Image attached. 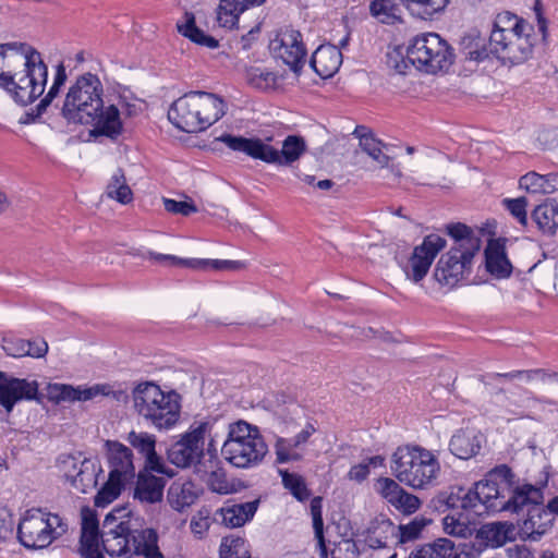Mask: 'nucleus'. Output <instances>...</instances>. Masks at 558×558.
Here are the masks:
<instances>
[{"mask_svg":"<svg viewBox=\"0 0 558 558\" xmlns=\"http://www.w3.org/2000/svg\"><path fill=\"white\" fill-rule=\"evenodd\" d=\"M481 40L474 48L465 52L466 59L482 61L488 57V51L504 62L521 63L530 58L536 43L533 26L525 20L504 12L497 15L489 36L488 49L481 46Z\"/></svg>","mask_w":558,"mask_h":558,"instance_id":"obj_1","label":"nucleus"},{"mask_svg":"<svg viewBox=\"0 0 558 558\" xmlns=\"http://www.w3.org/2000/svg\"><path fill=\"white\" fill-rule=\"evenodd\" d=\"M510 475L508 465H497L471 488L450 487L448 493L439 497V501L448 508L470 510L476 515L501 512L502 508L509 507V499L504 500L502 494L508 492L507 477Z\"/></svg>","mask_w":558,"mask_h":558,"instance_id":"obj_2","label":"nucleus"},{"mask_svg":"<svg viewBox=\"0 0 558 558\" xmlns=\"http://www.w3.org/2000/svg\"><path fill=\"white\" fill-rule=\"evenodd\" d=\"M446 229L453 240V245L438 259L434 278L439 284L453 288L471 275L473 258L480 252L482 242L464 223H450Z\"/></svg>","mask_w":558,"mask_h":558,"instance_id":"obj_3","label":"nucleus"},{"mask_svg":"<svg viewBox=\"0 0 558 558\" xmlns=\"http://www.w3.org/2000/svg\"><path fill=\"white\" fill-rule=\"evenodd\" d=\"M108 514L100 535V550L109 556L143 558H163L158 546V534L154 529L131 530L129 522L120 521Z\"/></svg>","mask_w":558,"mask_h":558,"instance_id":"obj_4","label":"nucleus"},{"mask_svg":"<svg viewBox=\"0 0 558 558\" xmlns=\"http://www.w3.org/2000/svg\"><path fill=\"white\" fill-rule=\"evenodd\" d=\"M226 113V104L219 96L206 92H190L177 99L168 110L169 121L187 133L202 132Z\"/></svg>","mask_w":558,"mask_h":558,"instance_id":"obj_5","label":"nucleus"},{"mask_svg":"<svg viewBox=\"0 0 558 558\" xmlns=\"http://www.w3.org/2000/svg\"><path fill=\"white\" fill-rule=\"evenodd\" d=\"M390 469L395 477L413 489L433 486L440 474L437 454L418 445H407L396 449Z\"/></svg>","mask_w":558,"mask_h":558,"instance_id":"obj_6","label":"nucleus"},{"mask_svg":"<svg viewBox=\"0 0 558 558\" xmlns=\"http://www.w3.org/2000/svg\"><path fill=\"white\" fill-rule=\"evenodd\" d=\"M508 492L502 494L504 500L509 499V507L501 509V512L519 513L524 508L527 515L522 521L521 531L531 539L537 541L551 526V510L543 507V492L531 484L515 485L514 474L507 477Z\"/></svg>","mask_w":558,"mask_h":558,"instance_id":"obj_7","label":"nucleus"},{"mask_svg":"<svg viewBox=\"0 0 558 558\" xmlns=\"http://www.w3.org/2000/svg\"><path fill=\"white\" fill-rule=\"evenodd\" d=\"M135 411L158 429L172 427L180 417L175 392H165L151 381L140 383L132 391Z\"/></svg>","mask_w":558,"mask_h":558,"instance_id":"obj_8","label":"nucleus"},{"mask_svg":"<svg viewBox=\"0 0 558 558\" xmlns=\"http://www.w3.org/2000/svg\"><path fill=\"white\" fill-rule=\"evenodd\" d=\"M217 141L226 144L233 151L243 153L246 156L262 160L266 163L278 166H290L306 150V143L303 137L289 135L282 143L281 150L276 149L270 144L258 137H243L231 134H222Z\"/></svg>","mask_w":558,"mask_h":558,"instance_id":"obj_9","label":"nucleus"},{"mask_svg":"<svg viewBox=\"0 0 558 558\" xmlns=\"http://www.w3.org/2000/svg\"><path fill=\"white\" fill-rule=\"evenodd\" d=\"M268 452V447L257 427L238 421L229 425L221 454L227 462L239 469L258 465Z\"/></svg>","mask_w":558,"mask_h":558,"instance_id":"obj_10","label":"nucleus"},{"mask_svg":"<svg viewBox=\"0 0 558 558\" xmlns=\"http://www.w3.org/2000/svg\"><path fill=\"white\" fill-rule=\"evenodd\" d=\"M104 87L99 77L84 73L70 86L61 109L69 123L89 124L102 108Z\"/></svg>","mask_w":558,"mask_h":558,"instance_id":"obj_11","label":"nucleus"},{"mask_svg":"<svg viewBox=\"0 0 558 558\" xmlns=\"http://www.w3.org/2000/svg\"><path fill=\"white\" fill-rule=\"evenodd\" d=\"M21 65L22 71L10 74V84L0 85V87L5 89L17 104L26 106L43 95L48 78V66L36 49Z\"/></svg>","mask_w":558,"mask_h":558,"instance_id":"obj_12","label":"nucleus"},{"mask_svg":"<svg viewBox=\"0 0 558 558\" xmlns=\"http://www.w3.org/2000/svg\"><path fill=\"white\" fill-rule=\"evenodd\" d=\"M66 530L58 514L40 508L26 510L17 526V537L26 548L40 549L48 547Z\"/></svg>","mask_w":558,"mask_h":558,"instance_id":"obj_13","label":"nucleus"},{"mask_svg":"<svg viewBox=\"0 0 558 558\" xmlns=\"http://www.w3.org/2000/svg\"><path fill=\"white\" fill-rule=\"evenodd\" d=\"M407 57L418 71L428 74L447 70L453 62L450 46L436 33L416 35L408 46Z\"/></svg>","mask_w":558,"mask_h":558,"instance_id":"obj_14","label":"nucleus"},{"mask_svg":"<svg viewBox=\"0 0 558 558\" xmlns=\"http://www.w3.org/2000/svg\"><path fill=\"white\" fill-rule=\"evenodd\" d=\"M208 428L209 423L207 422L192 425L190 430L168 449V460L182 469L198 463L204 456L205 435Z\"/></svg>","mask_w":558,"mask_h":558,"instance_id":"obj_15","label":"nucleus"},{"mask_svg":"<svg viewBox=\"0 0 558 558\" xmlns=\"http://www.w3.org/2000/svg\"><path fill=\"white\" fill-rule=\"evenodd\" d=\"M269 49L272 54L281 59L294 73H299L306 57V49L302 35L292 27L281 28L270 40Z\"/></svg>","mask_w":558,"mask_h":558,"instance_id":"obj_16","label":"nucleus"},{"mask_svg":"<svg viewBox=\"0 0 558 558\" xmlns=\"http://www.w3.org/2000/svg\"><path fill=\"white\" fill-rule=\"evenodd\" d=\"M446 240L438 234H428L415 246L403 271L408 279L420 282L427 275L438 253L445 248Z\"/></svg>","mask_w":558,"mask_h":558,"instance_id":"obj_17","label":"nucleus"},{"mask_svg":"<svg viewBox=\"0 0 558 558\" xmlns=\"http://www.w3.org/2000/svg\"><path fill=\"white\" fill-rule=\"evenodd\" d=\"M38 384L36 380L13 377L0 372V407L11 413L15 404L37 399Z\"/></svg>","mask_w":558,"mask_h":558,"instance_id":"obj_18","label":"nucleus"},{"mask_svg":"<svg viewBox=\"0 0 558 558\" xmlns=\"http://www.w3.org/2000/svg\"><path fill=\"white\" fill-rule=\"evenodd\" d=\"M147 257L166 266L183 267L199 271H234L244 267V264L239 260L181 258L155 252H148Z\"/></svg>","mask_w":558,"mask_h":558,"instance_id":"obj_19","label":"nucleus"},{"mask_svg":"<svg viewBox=\"0 0 558 558\" xmlns=\"http://www.w3.org/2000/svg\"><path fill=\"white\" fill-rule=\"evenodd\" d=\"M154 473L156 472L148 468H143L137 473L133 498L142 505L162 501L167 480Z\"/></svg>","mask_w":558,"mask_h":558,"instance_id":"obj_20","label":"nucleus"},{"mask_svg":"<svg viewBox=\"0 0 558 558\" xmlns=\"http://www.w3.org/2000/svg\"><path fill=\"white\" fill-rule=\"evenodd\" d=\"M129 444L145 457L144 468L154 470L157 474L173 477L174 472L169 469L156 452V437L145 432H131L128 435Z\"/></svg>","mask_w":558,"mask_h":558,"instance_id":"obj_21","label":"nucleus"},{"mask_svg":"<svg viewBox=\"0 0 558 558\" xmlns=\"http://www.w3.org/2000/svg\"><path fill=\"white\" fill-rule=\"evenodd\" d=\"M106 448L110 468L109 474L129 483L133 482L136 476V470L132 450L123 444L113 440H107Z\"/></svg>","mask_w":558,"mask_h":558,"instance_id":"obj_22","label":"nucleus"},{"mask_svg":"<svg viewBox=\"0 0 558 558\" xmlns=\"http://www.w3.org/2000/svg\"><path fill=\"white\" fill-rule=\"evenodd\" d=\"M80 554L83 558H104L99 543L98 519L89 508L82 509Z\"/></svg>","mask_w":558,"mask_h":558,"instance_id":"obj_23","label":"nucleus"},{"mask_svg":"<svg viewBox=\"0 0 558 558\" xmlns=\"http://www.w3.org/2000/svg\"><path fill=\"white\" fill-rule=\"evenodd\" d=\"M34 50L35 48L23 43L0 44V85L10 84V74L14 73L13 69L21 65Z\"/></svg>","mask_w":558,"mask_h":558,"instance_id":"obj_24","label":"nucleus"},{"mask_svg":"<svg viewBox=\"0 0 558 558\" xmlns=\"http://www.w3.org/2000/svg\"><path fill=\"white\" fill-rule=\"evenodd\" d=\"M96 119L88 125H94V133L105 135L112 140L122 134L123 122L121 112L117 105L105 106L96 111Z\"/></svg>","mask_w":558,"mask_h":558,"instance_id":"obj_25","label":"nucleus"},{"mask_svg":"<svg viewBox=\"0 0 558 558\" xmlns=\"http://www.w3.org/2000/svg\"><path fill=\"white\" fill-rule=\"evenodd\" d=\"M341 62L342 54L336 45L319 46L311 58V66L324 78L332 76Z\"/></svg>","mask_w":558,"mask_h":558,"instance_id":"obj_26","label":"nucleus"},{"mask_svg":"<svg viewBox=\"0 0 558 558\" xmlns=\"http://www.w3.org/2000/svg\"><path fill=\"white\" fill-rule=\"evenodd\" d=\"M485 264L487 271L496 278H507L512 272L505 245L498 240L489 241L485 248Z\"/></svg>","mask_w":558,"mask_h":558,"instance_id":"obj_27","label":"nucleus"},{"mask_svg":"<svg viewBox=\"0 0 558 558\" xmlns=\"http://www.w3.org/2000/svg\"><path fill=\"white\" fill-rule=\"evenodd\" d=\"M483 436L474 430H458L450 439L449 450L459 459H470L478 453Z\"/></svg>","mask_w":558,"mask_h":558,"instance_id":"obj_28","label":"nucleus"},{"mask_svg":"<svg viewBox=\"0 0 558 558\" xmlns=\"http://www.w3.org/2000/svg\"><path fill=\"white\" fill-rule=\"evenodd\" d=\"M259 500L235 504L220 509L222 522L229 527H239L250 521L257 511Z\"/></svg>","mask_w":558,"mask_h":558,"instance_id":"obj_29","label":"nucleus"},{"mask_svg":"<svg viewBox=\"0 0 558 558\" xmlns=\"http://www.w3.org/2000/svg\"><path fill=\"white\" fill-rule=\"evenodd\" d=\"M47 395L56 403L93 400L90 387H73L66 384H49Z\"/></svg>","mask_w":558,"mask_h":558,"instance_id":"obj_30","label":"nucleus"},{"mask_svg":"<svg viewBox=\"0 0 558 558\" xmlns=\"http://www.w3.org/2000/svg\"><path fill=\"white\" fill-rule=\"evenodd\" d=\"M198 498V488L191 482H173L168 490V500L171 507L178 511L193 505Z\"/></svg>","mask_w":558,"mask_h":558,"instance_id":"obj_31","label":"nucleus"},{"mask_svg":"<svg viewBox=\"0 0 558 558\" xmlns=\"http://www.w3.org/2000/svg\"><path fill=\"white\" fill-rule=\"evenodd\" d=\"M177 28L182 36L199 46H204L209 49H215L219 46V43L215 37L205 34L196 26L193 13L185 12L184 22H178Z\"/></svg>","mask_w":558,"mask_h":558,"instance_id":"obj_32","label":"nucleus"},{"mask_svg":"<svg viewBox=\"0 0 558 558\" xmlns=\"http://www.w3.org/2000/svg\"><path fill=\"white\" fill-rule=\"evenodd\" d=\"M403 5L400 0H373L369 11L380 23L393 24L401 21Z\"/></svg>","mask_w":558,"mask_h":558,"instance_id":"obj_33","label":"nucleus"},{"mask_svg":"<svg viewBox=\"0 0 558 558\" xmlns=\"http://www.w3.org/2000/svg\"><path fill=\"white\" fill-rule=\"evenodd\" d=\"M354 135L360 138V146L381 168L389 166V157L383 153L384 144L375 138L373 134L366 133V128L356 126Z\"/></svg>","mask_w":558,"mask_h":558,"instance_id":"obj_34","label":"nucleus"},{"mask_svg":"<svg viewBox=\"0 0 558 558\" xmlns=\"http://www.w3.org/2000/svg\"><path fill=\"white\" fill-rule=\"evenodd\" d=\"M99 473H101V468L90 459L84 458L78 473H75L76 478L71 486L86 494L96 487Z\"/></svg>","mask_w":558,"mask_h":558,"instance_id":"obj_35","label":"nucleus"},{"mask_svg":"<svg viewBox=\"0 0 558 558\" xmlns=\"http://www.w3.org/2000/svg\"><path fill=\"white\" fill-rule=\"evenodd\" d=\"M532 220L544 233L554 234L558 229V206L542 204L532 213Z\"/></svg>","mask_w":558,"mask_h":558,"instance_id":"obj_36","label":"nucleus"},{"mask_svg":"<svg viewBox=\"0 0 558 558\" xmlns=\"http://www.w3.org/2000/svg\"><path fill=\"white\" fill-rule=\"evenodd\" d=\"M452 553V541L439 538L411 551L409 558H450Z\"/></svg>","mask_w":558,"mask_h":558,"instance_id":"obj_37","label":"nucleus"},{"mask_svg":"<svg viewBox=\"0 0 558 558\" xmlns=\"http://www.w3.org/2000/svg\"><path fill=\"white\" fill-rule=\"evenodd\" d=\"M106 193L108 197L118 201L121 204H129L133 198V193L126 184L125 174L122 169H118L111 177L107 185Z\"/></svg>","mask_w":558,"mask_h":558,"instance_id":"obj_38","label":"nucleus"},{"mask_svg":"<svg viewBox=\"0 0 558 558\" xmlns=\"http://www.w3.org/2000/svg\"><path fill=\"white\" fill-rule=\"evenodd\" d=\"M246 9H242L240 0H220L217 9V21L220 26L232 28L235 26L240 13Z\"/></svg>","mask_w":558,"mask_h":558,"instance_id":"obj_39","label":"nucleus"},{"mask_svg":"<svg viewBox=\"0 0 558 558\" xmlns=\"http://www.w3.org/2000/svg\"><path fill=\"white\" fill-rule=\"evenodd\" d=\"M126 484H129V482L109 474L108 481L104 484L95 497V505L97 507H105L112 502L120 496L122 488Z\"/></svg>","mask_w":558,"mask_h":558,"instance_id":"obj_40","label":"nucleus"},{"mask_svg":"<svg viewBox=\"0 0 558 558\" xmlns=\"http://www.w3.org/2000/svg\"><path fill=\"white\" fill-rule=\"evenodd\" d=\"M284 488H287L298 500L304 501L310 498L311 492L308 490L305 480L289 471H279Z\"/></svg>","mask_w":558,"mask_h":558,"instance_id":"obj_41","label":"nucleus"},{"mask_svg":"<svg viewBox=\"0 0 558 558\" xmlns=\"http://www.w3.org/2000/svg\"><path fill=\"white\" fill-rule=\"evenodd\" d=\"M250 556L244 538L240 536H226L219 548V558H246Z\"/></svg>","mask_w":558,"mask_h":558,"instance_id":"obj_42","label":"nucleus"},{"mask_svg":"<svg viewBox=\"0 0 558 558\" xmlns=\"http://www.w3.org/2000/svg\"><path fill=\"white\" fill-rule=\"evenodd\" d=\"M432 521L423 515H417L413 520H411L407 524H400L398 526L399 530V542L400 543H409L417 539L423 530Z\"/></svg>","mask_w":558,"mask_h":558,"instance_id":"obj_43","label":"nucleus"},{"mask_svg":"<svg viewBox=\"0 0 558 558\" xmlns=\"http://www.w3.org/2000/svg\"><path fill=\"white\" fill-rule=\"evenodd\" d=\"M311 514L313 519V529L315 538L318 541L320 548L325 551V537H324V520H323V498L314 497L311 500Z\"/></svg>","mask_w":558,"mask_h":558,"instance_id":"obj_44","label":"nucleus"},{"mask_svg":"<svg viewBox=\"0 0 558 558\" xmlns=\"http://www.w3.org/2000/svg\"><path fill=\"white\" fill-rule=\"evenodd\" d=\"M90 391L93 392V399L102 396L110 397L117 402L125 403L129 400V395L125 389L121 386H114L110 384H96L90 386Z\"/></svg>","mask_w":558,"mask_h":558,"instance_id":"obj_45","label":"nucleus"},{"mask_svg":"<svg viewBox=\"0 0 558 558\" xmlns=\"http://www.w3.org/2000/svg\"><path fill=\"white\" fill-rule=\"evenodd\" d=\"M391 506L403 514H412L420 509L421 500L415 495L403 489V492L393 500Z\"/></svg>","mask_w":558,"mask_h":558,"instance_id":"obj_46","label":"nucleus"},{"mask_svg":"<svg viewBox=\"0 0 558 558\" xmlns=\"http://www.w3.org/2000/svg\"><path fill=\"white\" fill-rule=\"evenodd\" d=\"M82 460L83 459L73 456H61L58 460L59 471L71 485L76 478L75 473H78L81 469Z\"/></svg>","mask_w":558,"mask_h":558,"instance_id":"obj_47","label":"nucleus"},{"mask_svg":"<svg viewBox=\"0 0 558 558\" xmlns=\"http://www.w3.org/2000/svg\"><path fill=\"white\" fill-rule=\"evenodd\" d=\"M48 351V344L45 340L22 341L21 348L16 352H9L14 356L29 355L33 357H43Z\"/></svg>","mask_w":558,"mask_h":558,"instance_id":"obj_48","label":"nucleus"},{"mask_svg":"<svg viewBox=\"0 0 558 558\" xmlns=\"http://www.w3.org/2000/svg\"><path fill=\"white\" fill-rule=\"evenodd\" d=\"M295 448L296 447L293 446V441L291 438H279L275 445L277 462L287 463L289 461L300 460L301 456L293 451V449Z\"/></svg>","mask_w":558,"mask_h":558,"instance_id":"obj_49","label":"nucleus"},{"mask_svg":"<svg viewBox=\"0 0 558 558\" xmlns=\"http://www.w3.org/2000/svg\"><path fill=\"white\" fill-rule=\"evenodd\" d=\"M520 187L529 193L533 194H546L545 193V180L543 174L537 172H529L520 178Z\"/></svg>","mask_w":558,"mask_h":558,"instance_id":"obj_50","label":"nucleus"},{"mask_svg":"<svg viewBox=\"0 0 558 558\" xmlns=\"http://www.w3.org/2000/svg\"><path fill=\"white\" fill-rule=\"evenodd\" d=\"M504 205L521 226L525 227L527 225L525 197L506 198Z\"/></svg>","mask_w":558,"mask_h":558,"instance_id":"obj_51","label":"nucleus"},{"mask_svg":"<svg viewBox=\"0 0 558 558\" xmlns=\"http://www.w3.org/2000/svg\"><path fill=\"white\" fill-rule=\"evenodd\" d=\"M210 523V512L208 509L203 508L192 517L190 527L194 535L202 538L204 534L208 531Z\"/></svg>","mask_w":558,"mask_h":558,"instance_id":"obj_52","label":"nucleus"},{"mask_svg":"<svg viewBox=\"0 0 558 558\" xmlns=\"http://www.w3.org/2000/svg\"><path fill=\"white\" fill-rule=\"evenodd\" d=\"M377 487H378L379 494L390 505L403 492V488L395 480L389 478V477L378 478Z\"/></svg>","mask_w":558,"mask_h":558,"instance_id":"obj_53","label":"nucleus"},{"mask_svg":"<svg viewBox=\"0 0 558 558\" xmlns=\"http://www.w3.org/2000/svg\"><path fill=\"white\" fill-rule=\"evenodd\" d=\"M248 81L257 88H266L275 84L276 75L266 69L253 68L248 72Z\"/></svg>","mask_w":558,"mask_h":558,"instance_id":"obj_54","label":"nucleus"},{"mask_svg":"<svg viewBox=\"0 0 558 558\" xmlns=\"http://www.w3.org/2000/svg\"><path fill=\"white\" fill-rule=\"evenodd\" d=\"M209 488L218 494L227 495L233 490L232 484L229 483L227 475L222 471H213L208 476Z\"/></svg>","mask_w":558,"mask_h":558,"instance_id":"obj_55","label":"nucleus"},{"mask_svg":"<svg viewBox=\"0 0 558 558\" xmlns=\"http://www.w3.org/2000/svg\"><path fill=\"white\" fill-rule=\"evenodd\" d=\"M165 209L171 214H180L182 216H190L197 211L196 206L190 202L174 201L171 198H163Z\"/></svg>","mask_w":558,"mask_h":558,"instance_id":"obj_56","label":"nucleus"},{"mask_svg":"<svg viewBox=\"0 0 558 558\" xmlns=\"http://www.w3.org/2000/svg\"><path fill=\"white\" fill-rule=\"evenodd\" d=\"M480 535L486 538L493 546L501 544V530L498 524H486L481 527Z\"/></svg>","mask_w":558,"mask_h":558,"instance_id":"obj_57","label":"nucleus"},{"mask_svg":"<svg viewBox=\"0 0 558 558\" xmlns=\"http://www.w3.org/2000/svg\"><path fill=\"white\" fill-rule=\"evenodd\" d=\"M449 0H423V12H418V15L423 19L430 17L444 10Z\"/></svg>","mask_w":558,"mask_h":558,"instance_id":"obj_58","label":"nucleus"},{"mask_svg":"<svg viewBox=\"0 0 558 558\" xmlns=\"http://www.w3.org/2000/svg\"><path fill=\"white\" fill-rule=\"evenodd\" d=\"M59 86L51 85L47 95L40 100V102L36 107V116L39 117L43 112L46 111L47 107L52 102V100L59 95L60 92Z\"/></svg>","mask_w":558,"mask_h":558,"instance_id":"obj_59","label":"nucleus"},{"mask_svg":"<svg viewBox=\"0 0 558 558\" xmlns=\"http://www.w3.org/2000/svg\"><path fill=\"white\" fill-rule=\"evenodd\" d=\"M388 65L398 74H405L409 69V64L399 53L388 56Z\"/></svg>","mask_w":558,"mask_h":558,"instance_id":"obj_60","label":"nucleus"},{"mask_svg":"<svg viewBox=\"0 0 558 558\" xmlns=\"http://www.w3.org/2000/svg\"><path fill=\"white\" fill-rule=\"evenodd\" d=\"M444 524L446 532L452 535H462L465 530V525L460 523L454 517L447 515L444 519Z\"/></svg>","mask_w":558,"mask_h":558,"instance_id":"obj_61","label":"nucleus"},{"mask_svg":"<svg viewBox=\"0 0 558 558\" xmlns=\"http://www.w3.org/2000/svg\"><path fill=\"white\" fill-rule=\"evenodd\" d=\"M369 474L368 464L366 463H359L356 465H353L349 471V477L351 480L362 482L364 481Z\"/></svg>","mask_w":558,"mask_h":558,"instance_id":"obj_62","label":"nucleus"},{"mask_svg":"<svg viewBox=\"0 0 558 558\" xmlns=\"http://www.w3.org/2000/svg\"><path fill=\"white\" fill-rule=\"evenodd\" d=\"M315 427L312 424H307L304 429H302L298 435H295L292 439L293 446L299 448L302 445L306 444L308 438L315 433Z\"/></svg>","mask_w":558,"mask_h":558,"instance_id":"obj_63","label":"nucleus"},{"mask_svg":"<svg viewBox=\"0 0 558 558\" xmlns=\"http://www.w3.org/2000/svg\"><path fill=\"white\" fill-rule=\"evenodd\" d=\"M452 554L450 558H475L474 554L464 544L452 542Z\"/></svg>","mask_w":558,"mask_h":558,"instance_id":"obj_64","label":"nucleus"}]
</instances>
